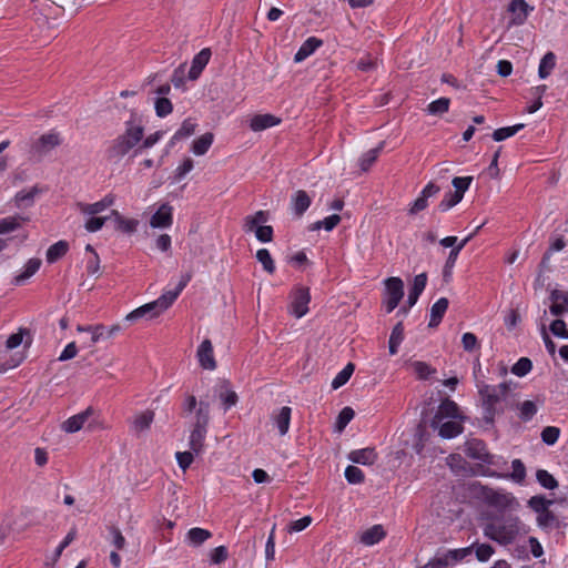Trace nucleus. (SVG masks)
Returning <instances> with one entry per match:
<instances>
[{
  "label": "nucleus",
  "mask_w": 568,
  "mask_h": 568,
  "mask_svg": "<svg viewBox=\"0 0 568 568\" xmlns=\"http://www.w3.org/2000/svg\"><path fill=\"white\" fill-rule=\"evenodd\" d=\"M191 273L183 274L174 291H168L163 293L158 300L135 308L125 316V320L134 322L140 318L152 320L160 316L173 304V302L178 298L183 288L191 281Z\"/></svg>",
  "instance_id": "obj_1"
},
{
  "label": "nucleus",
  "mask_w": 568,
  "mask_h": 568,
  "mask_svg": "<svg viewBox=\"0 0 568 568\" xmlns=\"http://www.w3.org/2000/svg\"><path fill=\"white\" fill-rule=\"evenodd\" d=\"M527 534V526L516 516H505L484 527V535L500 545H509Z\"/></svg>",
  "instance_id": "obj_2"
},
{
  "label": "nucleus",
  "mask_w": 568,
  "mask_h": 568,
  "mask_svg": "<svg viewBox=\"0 0 568 568\" xmlns=\"http://www.w3.org/2000/svg\"><path fill=\"white\" fill-rule=\"evenodd\" d=\"M144 128L134 120L125 123V130L119 134L106 150L110 160L119 161L133 150L143 139Z\"/></svg>",
  "instance_id": "obj_3"
},
{
  "label": "nucleus",
  "mask_w": 568,
  "mask_h": 568,
  "mask_svg": "<svg viewBox=\"0 0 568 568\" xmlns=\"http://www.w3.org/2000/svg\"><path fill=\"white\" fill-rule=\"evenodd\" d=\"M210 422V405L201 400L195 412L194 422L191 425L189 437L190 449L194 454H200L204 447V440L207 433Z\"/></svg>",
  "instance_id": "obj_4"
},
{
  "label": "nucleus",
  "mask_w": 568,
  "mask_h": 568,
  "mask_svg": "<svg viewBox=\"0 0 568 568\" xmlns=\"http://www.w3.org/2000/svg\"><path fill=\"white\" fill-rule=\"evenodd\" d=\"M60 144L61 138L58 132L44 133L31 143L29 150L30 158L40 161Z\"/></svg>",
  "instance_id": "obj_5"
},
{
  "label": "nucleus",
  "mask_w": 568,
  "mask_h": 568,
  "mask_svg": "<svg viewBox=\"0 0 568 568\" xmlns=\"http://www.w3.org/2000/svg\"><path fill=\"white\" fill-rule=\"evenodd\" d=\"M404 296V283L399 277H388L385 281L384 305L386 312H393Z\"/></svg>",
  "instance_id": "obj_6"
},
{
  "label": "nucleus",
  "mask_w": 568,
  "mask_h": 568,
  "mask_svg": "<svg viewBox=\"0 0 568 568\" xmlns=\"http://www.w3.org/2000/svg\"><path fill=\"white\" fill-rule=\"evenodd\" d=\"M292 301L288 306V311L296 318H301L308 312V304L311 302V294L307 287H296L292 292Z\"/></svg>",
  "instance_id": "obj_7"
},
{
  "label": "nucleus",
  "mask_w": 568,
  "mask_h": 568,
  "mask_svg": "<svg viewBox=\"0 0 568 568\" xmlns=\"http://www.w3.org/2000/svg\"><path fill=\"white\" fill-rule=\"evenodd\" d=\"M459 417L465 416L459 412L458 405L454 400L446 398L438 406V409L430 422V427L437 428L438 424L446 418L449 419Z\"/></svg>",
  "instance_id": "obj_8"
},
{
  "label": "nucleus",
  "mask_w": 568,
  "mask_h": 568,
  "mask_svg": "<svg viewBox=\"0 0 568 568\" xmlns=\"http://www.w3.org/2000/svg\"><path fill=\"white\" fill-rule=\"evenodd\" d=\"M479 395L483 400V405L486 409V413L493 417L496 410V405L505 399L499 392L495 388L494 385L484 384L479 387Z\"/></svg>",
  "instance_id": "obj_9"
},
{
  "label": "nucleus",
  "mask_w": 568,
  "mask_h": 568,
  "mask_svg": "<svg viewBox=\"0 0 568 568\" xmlns=\"http://www.w3.org/2000/svg\"><path fill=\"white\" fill-rule=\"evenodd\" d=\"M465 453L473 459L480 460L486 464H493L494 456L489 454L485 443L480 439H470L465 444Z\"/></svg>",
  "instance_id": "obj_10"
},
{
  "label": "nucleus",
  "mask_w": 568,
  "mask_h": 568,
  "mask_svg": "<svg viewBox=\"0 0 568 568\" xmlns=\"http://www.w3.org/2000/svg\"><path fill=\"white\" fill-rule=\"evenodd\" d=\"M466 417L459 418H449L448 420H443L438 424L437 428L440 437L450 439L463 433L464 426L463 423Z\"/></svg>",
  "instance_id": "obj_11"
},
{
  "label": "nucleus",
  "mask_w": 568,
  "mask_h": 568,
  "mask_svg": "<svg viewBox=\"0 0 568 568\" xmlns=\"http://www.w3.org/2000/svg\"><path fill=\"white\" fill-rule=\"evenodd\" d=\"M172 206L168 203L162 204L150 219V226L153 229H166L173 223Z\"/></svg>",
  "instance_id": "obj_12"
},
{
  "label": "nucleus",
  "mask_w": 568,
  "mask_h": 568,
  "mask_svg": "<svg viewBox=\"0 0 568 568\" xmlns=\"http://www.w3.org/2000/svg\"><path fill=\"white\" fill-rule=\"evenodd\" d=\"M93 415V408L88 407L83 412L73 415L69 417L67 420H64L61 425L62 430L69 434H73L75 432H79L84 424L89 420V418Z\"/></svg>",
  "instance_id": "obj_13"
},
{
  "label": "nucleus",
  "mask_w": 568,
  "mask_h": 568,
  "mask_svg": "<svg viewBox=\"0 0 568 568\" xmlns=\"http://www.w3.org/2000/svg\"><path fill=\"white\" fill-rule=\"evenodd\" d=\"M551 302L549 312L554 316H560L568 312V292L552 290L549 295Z\"/></svg>",
  "instance_id": "obj_14"
},
{
  "label": "nucleus",
  "mask_w": 568,
  "mask_h": 568,
  "mask_svg": "<svg viewBox=\"0 0 568 568\" xmlns=\"http://www.w3.org/2000/svg\"><path fill=\"white\" fill-rule=\"evenodd\" d=\"M197 359L202 368L213 371L216 368V361L213 354V345L210 339H204L197 348Z\"/></svg>",
  "instance_id": "obj_15"
},
{
  "label": "nucleus",
  "mask_w": 568,
  "mask_h": 568,
  "mask_svg": "<svg viewBox=\"0 0 568 568\" xmlns=\"http://www.w3.org/2000/svg\"><path fill=\"white\" fill-rule=\"evenodd\" d=\"M466 551L467 549L449 550L443 556L433 558L425 566L419 568H447L450 562L463 559Z\"/></svg>",
  "instance_id": "obj_16"
},
{
  "label": "nucleus",
  "mask_w": 568,
  "mask_h": 568,
  "mask_svg": "<svg viewBox=\"0 0 568 568\" xmlns=\"http://www.w3.org/2000/svg\"><path fill=\"white\" fill-rule=\"evenodd\" d=\"M509 12L513 13V24H523L529 12L532 10V7H530L525 0H511L508 7Z\"/></svg>",
  "instance_id": "obj_17"
},
{
  "label": "nucleus",
  "mask_w": 568,
  "mask_h": 568,
  "mask_svg": "<svg viewBox=\"0 0 568 568\" xmlns=\"http://www.w3.org/2000/svg\"><path fill=\"white\" fill-rule=\"evenodd\" d=\"M281 123V119L270 114H256L250 121V128L254 132H260Z\"/></svg>",
  "instance_id": "obj_18"
},
{
  "label": "nucleus",
  "mask_w": 568,
  "mask_h": 568,
  "mask_svg": "<svg viewBox=\"0 0 568 568\" xmlns=\"http://www.w3.org/2000/svg\"><path fill=\"white\" fill-rule=\"evenodd\" d=\"M386 537L382 525H374L359 534V541L365 546H374Z\"/></svg>",
  "instance_id": "obj_19"
},
{
  "label": "nucleus",
  "mask_w": 568,
  "mask_h": 568,
  "mask_svg": "<svg viewBox=\"0 0 568 568\" xmlns=\"http://www.w3.org/2000/svg\"><path fill=\"white\" fill-rule=\"evenodd\" d=\"M292 409L288 406H283L272 414V420L278 429L281 436L287 434L291 423Z\"/></svg>",
  "instance_id": "obj_20"
},
{
  "label": "nucleus",
  "mask_w": 568,
  "mask_h": 568,
  "mask_svg": "<svg viewBox=\"0 0 568 568\" xmlns=\"http://www.w3.org/2000/svg\"><path fill=\"white\" fill-rule=\"evenodd\" d=\"M211 58L210 49L201 50L192 60V65L189 71V79L196 80Z\"/></svg>",
  "instance_id": "obj_21"
},
{
  "label": "nucleus",
  "mask_w": 568,
  "mask_h": 568,
  "mask_svg": "<svg viewBox=\"0 0 568 568\" xmlns=\"http://www.w3.org/2000/svg\"><path fill=\"white\" fill-rule=\"evenodd\" d=\"M153 419H154V412L151 409H146L144 412L136 414L131 422L132 430L136 434H141V433L148 430L150 428Z\"/></svg>",
  "instance_id": "obj_22"
},
{
  "label": "nucleus",
  "mask_w": 568,
  "mask_h": 568,
  "mask_svg": "<svg viewBox=\"0 0 568 568\" xmlns=\"http://www.w3.org/2000/svg\"><path fill=\"white\" fill-rule=\"evenodd\" d=\"M427 283V275L426 273H420L414 277L413 286L409 290L408 296H407V305L408 307H413L419 295L423 293L425 286Z\"/></svg>",
  "instance_id": "obj_23"
},
{
  "label": "nucleus",
  "mask_w": 568,
  "mask_h": 568,
  "mask_svg": "<svg viewBox=\"0 0 568 568\" xmlns=\"http://www.w3.org/2000/svg\"><path fill=\"white\" fill-rule=\"evenodd\" d=\"M110 216L114 219L116 230L126 234H132L136 232L139 225L138 220L126 219L123 215H121L116 210H112Z\"/></svg>",
  "instance_id": "obj_24"
},
{
  "label": "nucleus",
  "mask_w": 568,
  "mask_h": 568,
  "mask_svg": "<svg viewBox=\"0 0 568 568\" xmlns=\"http://www.w3.org/2000/svg\"><path fill=\"white\" fill-rule=\"evenodd\" d=\"M323 44V41L321 39H317L315 37L308 38L306 41L303 42V44L300 47L297 52L294 55L295 62H302L306 58H308L317 48H320Z\"/></svg>",
  "instance_id": "obj_25"
},
{
  "label": "nucleus",
  "mask_w": 568,
  "mask_h": 568,
  "mask_svg": "<svg viewBox=\"0 0 568 568\" xmlns=\"http://www.w3.org/2000/svg\"><path fill=\"white\" fill-rule=\"evenodd\" d=\"M448 300L446 297L439 298L436 303L433 304L430 308V318L428 326L437 327L442 322L447 308H448Z\"/></svg>",
  "instance_id": "obj_26"
},
{
  "label": "nucleus",
  "mask_w": 568,
  "mask_h": 568,
  "mask_svg": "<svg viewBox=\"0 0 568 568\" xmlns=\"http://www.w3.org/2000/svg\"><path fill=\"white\" fill-rule=\"evenodd\" d=\"M348 458L356 464L373 465L377 459L374 448H363L351 452Z\"/></svg>",
  "instance_id": "obj_27"
},
{
  "label": "nucleus",
  "mask_w": 568,
  "mask_h": 568,
  "mask_svg": "<svg viewBox=\"0 0 568 568\" xmlns=\"http://www.w3.org/2000/svg\"><path fill=\"white\" fill-rule=\"evenodd\" d=\"M311 205V197L304 190H298L292 197V206L296 216H302Z\"/></svg>",
  "instance_id": "obj_28"
},
{
  "label": "nucleus",
  "mask_w": 568,
  "mask_h": 568,
  "mask_svg": "<svg viewBox=\"0 0 568 568\" xmlns=\"http://www.w3.org/2000/svg\"><path fill=\"white\" fill-rule=\"evenodd\" d=\"M518 410V417L523 422H529L538 412L539 402L524 400L518 403L516 406Z\"/></svg>",
  "instance_id": "obj_29"
},
{
  "label": "nucleus",
  "mask_w": 568,
  "mask_h": 568,
  "mask_svg": "<svg viewBox=\"0 0 568 568\" xmlns=\"http://www.w3.org/2000/svg\"><path fill=\"white\" fill-rule=\"evenodd\" d=\"M214 140V135L211 132H206L195 139L192 143V152L195 155H204L211 148Z\"/></svg>",
  "instance_id": "obj_30"
},
{
  "label": "nucleus",
  "mask_w": 568,
  "mask_h": 568,
  "mask_svg": "<svg viewBox=\"0 0 568 568\" xmlns=\"http://www.w3.org/2000/svg\"><path fill=\"white\" fill-rule=\"evenodd\" d=\"M41 266L40 258H30L24 265L23 271L14 277V283L17 285L23 283L26 280L30 278L34 275Z\"/></svg>",
  "instance_id": "obj_31"
},
{
  "label": "nucleus",
  "mask_w": 568,
  "mask_h": 568,
  "mask_svg": "<svg viewBox=\"0 0 568 568\" xmlns=\"http://www.w3.org/2000/svg\"><path fill=\"white\" fill-rule=\"evenodd\" d=\"M211 531L203 528H191L186 534V540L192 546H201L204 541L211 538Z\"/></svg>",
  "instance_id": "obj_32"
},
{
  "label": "nucleus",
  "mask_w": 568,
  "mask_h": 568,
  "mask_svg": "<svg viewBox=\"0 0 568 568\" xmlns=\"http://www.w3.org/2000/svg\"><path fill=\"white\" fill-rule=\"evenodd\" d=\"M404 339V326L402 322H398L394 327L389 336L388 348L389 354L395 355L398 351V346Z\"/></svg>",
  "instance_id": "obj_33"
},
{
  "label": "nucleus",
  "mask_w": 568,
  "mask_h": 568,
  "mask_svg": "<svg viewBox=\"0 0 568 568\" xmlns=\"http://www.w3.org/2000/svg\"><path fill=\"white\" fill-rule=\"evenodd\" d=\"M69 250V244L65 241H59L51 245L47 251V261L48 263H54L62 256L67 254Z\"/></svg>",
  "instance_id": "obj_34"
},
{
  "label": "nucleus",
  "mask_w": 568,
  "mask_h": 568,
  "mask_svg": "<svg viewBox=\"0 0 568 568\" xmlns=\"http://www.w3.org/2000/svg\"><path fill=\"white\" fill-rule=\"evenodd\" d=\"M219 397L224 404L225 409H229L230 407L234 406L239 400L236 393L230 389L227 382L222 383L219 392Z\"/></svg>",
  "instance_id": "obj_35"
},
{
  "label": "nucleus",
  "mask_w": 568,
  "mask_h": 568,
  "mask_svg": "<svg viewBox=\"0 0 568 568\" xmlns=\"http://www.w3.org/2000/svg\"><path fill=\"white\" fill-rule=\"evenodd\" d=\"M556 65V57L552 52H547L539 64L538 74L541 79H546Z\"/></svg>",
  "instance_id": "obj_36"
},
{
  "label": "nucleus",
  "mask_w": 568,
  "mask_h": 568,
  "mask_svg": "<svg viewBox=\"0 0 568 568\" xmlns=\"http://www.w3.org/2000/svg\"><path fill=\"white\" fill-rule=\"evenodd\" d=\"M384 148V142H381L379 145L375 149L367 151L359 160V165L363 171H367L374 162L377 160L381 151Z\"/></svg>",
  "instance_id": "obj_37"
},
{
  "label": "nucleus",
  "mask_w": 568,
  "mask_h": 568,
  "mask_svg": "<svg viewBox=\"0 0 568 568\" xmlns=\"http://www.w3.org/2000/svg\"><path fill=\"white\" fill-rule=\"evenodd\" d=\"M24 219L19 215L8 216L0 220V234H6L16 231L22 224Z\"/></svg>",
  "instance_id": "obj_38"
},
{
  "label": "nucleus",
  "mask_w": 568,
  "mask_h": 568,
  "mask_svg": "<svg viewBox=\"0 0 568 568\" xmlns=\"http://www.w3.org/2000/svg\"><path fill=\"white\" fill-rule=\"evenodd\" d=\"M256 260L262 264L263 270L268 273L273 274L275 272V263L274 260L271 256V253L266 248H260L256 252Z\"/></svg>",
  "instance_id": "obj_39"
},
{
  "label": "nucleus",
  "mask_w": 568,
  "mask_h": 568,
  "mask_svg": "<svg viewBox=\"0 0 568 568\" xmlns=\"http://www.w3.org/2000/svg\"><path fill=\"white\" fill-rule=\"evenodd\" d=\"M355 369V366L353 363H348L333 379L332 387L333 389H337L342 387L344 384L348 382L351 378L353 372Z\"/></svg>",
  "instance_id": "obj_40"
},
{
  "label": "nucleus",
  "mask_w": 568,
  "mask_h": 568,
  "mask_svg": "<svg viewBox=\"0 0 568 568\" xmlns=\"http://www.w3.org/2000/svg\"><path fill=\"white\" fill-rule=\"evenodd\" d=\"M341 222V216L338 214H333L327 217H325L322 221H317L314 224H312L311 230H320L325 229L326 231H332L334 227H336Z\"/></svg>",
  "instance_id": "obj_41"
},
{
  "label": "nucleus",
  "mask_w": 568,
  "mask_h": 568,
  "mask_svg": "<svg viewBox=\"0 0 568 568\" xmlns=\"http://www.w3.org/2000/svg\"><path fill=\"white\" fill-rule=\"evenodd\" d=\"M524 128V124L519 123L513 126L500 128L494 131L493 139L500 142L507 138L515 135L518 131Z\"/></svg>",
  "instance_id": "obj_42"
},
{
  "label": "nucleus",
  "mask_w": 568,
  "mask_h": 568,
  "mask_svg": "<svg viewBox=\"0 0 568 568\" xmlns=\"http://www.w3.org/2000/svg\"><path fill=\"white\" fill-rule=\"evenodd\" d=\"M536 478L538 483L547 489H555L558 487L556 478L545 469L537 470Z\"/></svg>",
  "instance_id": "obj_43"
},
{
  "label": "nucleus",
  "mask_w": 568,
  "mask_h": 568,
  "mask_svg": "<svg viewBox=\"0 0 568 568\" xmlns=\"http://www.w3.org/2000/svg\"><path fill=\"white\" fill-rule=\"evenodd\" d=\"M462 200H463L462 194L450 191L447 194H445L444 199L438 204V209L442 212H446L449 209H452L453 206H455L456 204H458Z\"/></svg>",
  "instance_id": "obj_44"
},
{
  "label": "nucleus",
  "mask_w": 568,
  "mask_h": 568,
  "mask_svg": "<svg viewBox=\"0 0 568 568\" xmlns=\"http://www.w3.org/2000/svg\"><path fill=\"white\" fill-rule=\"evenodd\" d=\"M470 240L471 235H467L457 246L453 247V250L449 252L448 258L445 264V275L447 274V270L452 268L455 265L459 252Z\"/></svg>",
  "instance_id": "obj_45"
},
{
  "label": "nucleus",
  "mask_w": 568,
  "mask_h": 568,
  "mask_svg": "<svg viewBox=\"0 0 568 568\" xmlns=\"http://www.w3.org/2000/svg\"><path fill=\"white\" fill-rule=\"evenodd\" d=\"M449 99L439 98L438 100H435L428 104L427 111L433 115L446 113L449 109Z\"/></svg>",
  "instance_id": "obj_46"
},
{
  "label": "nucleus",
  "mask_w": 568,
  "mask_h": 568,
  "mask_svg": "<svg viewBox=\"0 0 568 568\" xmlns=\"http://www.w3.org/2000/svg\"><path fill=\"white\" fill-rule=\"evenodd\" d=\"M154 108L156 115L160 118L169 115L173 110L172 102L165 97H159L155 100Z\"/></svg>",
  "instance_id": "obj_47"
},
{
  "label": "nucleus",
  "mask_w": 568,
  "mask_h": 568,
  "mask_svg": "<svg viewBox=\"0 0 568 568\" xmlns=\"http://www.w3.org/2000/svg\"><path fill=\"white\" fill-rule=\"evenodd\" d=\"M354 415L355 413L353 408L344 407L337 416V420L335 424L336 430L342 432L346 427V425L353 419Z\"/></svg>",
  "instance_id": "obj_48"
},
{
  "label": "nucleus",
  "mask_w": 568,
  "mask_h": 568,
  "mask_svg": "<svg viewBox=\"0 0 568 568\" xmlns=\"http://www.w3.org/2000/svg\"><path fill=\"white\" fill-rule=\"evenodd\" d=\"M532 368V363L528 357H521L518 362L511 367V373L516 376L523 377L527 375Z\"/></svg>",
  "instance_id": "obj_49"
},
{
  "label": "nucleus",
  "mask_w": 568,
  "mask_h": 568,
  "mask_svg": "<svg viewBox=\"0 0 568 568\" xmlns=\"http://www.w3.org/2000/svg\"><path fill=\"white\" fill-rule=\"evenodd\" d=\"M560 429L556 426H547L541 430L540 437L546 445H554L558 440Z\"/></svg>",
  "instance_id": "obj_50"
},
{
  "label": "nucleus",
  "mask_w": 568,
  "mask_h": 568,
  "mask_svg": "<svg viewBox=\"0 0 568 568\" xmlns=\"http://www.w3.org/2000/svg\"><path fill=\"white\" fill-rule=\"evenodd\" d=\"M552 504V500L546 499L544 496H532L528 505L537 514L546 510Z\"/></svg>",
  "instance_id": "obj_51"
},
{
  "label": "nucleus",
  "mask_w": 568,
  "mask_h": 568,
  "mask_svg": "<svg viewBox=\"0 0 568 568\" xmlns=\"http://www.w3.org/2000/svg\"><path fill=\"white\" fill-rule=\"evenodd\" d=\"M412 368L420 379H426L435 373V369H433L427 363L419 361L412 363Z\"/></svg>",
  "instance_id": "obj_52"
},
{
  "label": "nucleus",
  "mask_w": 568,
  "mask_h": 568,
  "mask_svg": "<svg viewBox=\"0 0 568 568\" xmlns=\"http://www.w3.org/2000/svg\"><path fill=\"white\" fill-rule=\"evenodd\" d=\"M513 473L509 475L510 478L516 483H523L526 477V468L520 459H514L511 463Z\"/></svg>",
  "instance_id": "obj_53"
},
{
  "label": "nucleus",
  "mask_w": 568,
  "mask_h": 568,
  "mask_svg": "<svg viewBox=\"0 0 568 568\" xmlns=\"http://www.w3.org/2000/svg\"><path fill=\"white\" fill-rule=\"evenodd\" d=\"M345 478L349 484H361L364 481V474L356 466H347L345 469Z\"/></svg>",
  "instance_id": "obj_54"
},
{
  "label": "nucleus",
  "mask_w": 568,
  "mask_h": 568,
  "mask_svg": "<svg viewBox=\"0 0 568 568\" xmlns=\"http://www.w3.org/2000/svg\"><path fill=\"white\" fill-rule=\"evenodd\" d=\"M77 206L80 210V212L85 215H95L105 210L100 201L90 204L80 202L77 204Z\"/></svg>",
  "instance_id": "obj_55"
},
{
  "label": "nucleus",
  "mask_w": 568,
  "mask_h": 568,
  "mask_svg": "<svg viewBox=\"0 0 568 568\" xmlns=\"http://www.w3.org/2000/svg\"><path fill=\"white\" fill-rule=\"evenodd\" d=\"M196 124L192 120L186 119L183 121L181 128L174 133V139H184L195 132Z\"/></svg>",
  "instance_id": "obj_56"
},
{
  "label": "nucleus",
  "mask_w": 568,
  "mask_h": 568,
  "mask_svg": "<svg viewBox=\"0 0 568 568\" xmlns=\"http://www.w3.org/2000/svg\"><path fill=\"white\" fill-rule=\"evenodd\" d=\"M471 181L473 176L454 178L452 181V184L455 187L454 192L462 194V196H464V193L468 190Z\"/></svg>",
  "instance_id": "obj_57"
},
{
  "label": "nucleus",
  "mask_w": 568,
  "mask_h": 568,
  "mask_svg": "<svg viewBox=\"0 0 568 568\" xmlns=\"http://www.w3.org/2000/svg\"><path fill=\"white\" fill-rule=\"evenodd\" d=\"M254 233L260 242L268 243L273 240V227L271 225H261L256 227Z\"/></svg>",
  "instance_id": "obj_58"
},
{
  "label": "nucleus",
  "mask_w": 568,
  "mask_h": 568,
  "mask_svg": "<svg viewBox=\"0 0 568 568\" xmlns=\"http://www.w3.org/2000/svg\"><path fill=\"white\" fill-rule=\"evenodd\" d=\"M312 523L311 516H305L301 519L294 520L290 524L287 531L288 532H300L307 528Z\"/></svg>",
  "instance_id": "obj_59"
},
{
  "label": "nucleus",
  "mask_w": 568,
  "mask_h": 568,
  "mask_svg": "<svg viewBox=\"0 0 568 568\" xmlns=\"http://www.w3.org/2000/svg\"><path fill=\"white\" fill-rule=\"evenodd\" d=\"M91 217L85 222L84 227L88 232H97L101 230L108 220V217H97L94 215H90Z\"/></svg>",
  "instance_id": "obj_60"
},
{
  "label": "nucleus",
  "mask_w": 568,
  "mask_h": 568,
  "mask_svg": "<svg viewBox=\"0 0 568 568\" xmlns=\"http://www.w3.org/2000/svg\"><path fill=\"white\" fill-rule=\"evenodd\" d=\"M37 193V189H32L30 191H21L17 193L14 200L18 206H21L23 204H30L33 202L34 195Z\"/></svg>",
  "instance_id": "obj_61"
},
{
  "label": "nucleus",
  "mask_w": 568,
  "mask_h": 568,
  "mask_svg": "<svg viewBox=\"0 0 568 568\" xmlns=\"http://www.w3.org/2000/svg\"><path fill=\"white\" fill-rule=\"evenodd\" d=\"M537 521L540 527H550L556 523L555 515L547 508L537 516Z\"/></svg>",
  "instance_id": "obj_62"
},
{
  "label": "nucleus",
  "mask_w": 568,
  "mask_h": 568,
  "mask_svg": "<svg viewBox=\"0 0 568 568\" xmlns=\"http://www.w3.org/2000/svg\"><path fill=\"white\" fill-rule=\"evenodd\" d=\"M513 500H514V497H511L510 495L500 494V493H493V495L489 497L490 504H493L495 506H501V507L508 506Z\"/></svg>",
  "instance_id": "obj_63"
},
{
  "label": "nucleus",
  "mask_w": 568,
  "mask_h": 568,
  "mask_svg": "<svg viewBox=\"0 0 568 568\" xmlns=\"http://www.w3.org/2000/svg\"><path fill=\"white\" fill-rule=\"evenodd\" d=\"M193 452H178L175 457H176V460H178V464L179 466L185 470L186 468L190 467V465L193 463Z\"/></svg>",
  "instance_id": "obj_64"
}]
</instances>
